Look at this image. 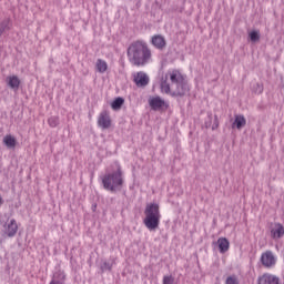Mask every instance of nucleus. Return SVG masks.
I'll list each match as a JSON object with an SVG mask.
<instances>
[{
    "label": "nucleus",
    "instance_id": "nucleus-11",
    "mask_svg": "<svg viewBox=\"0 0 284 284\" xmlns=\"http://www.w3.org/2000/svg\"><path fill=\"white\" fill-rule=\"evenodd\" d=\"M149 105L152 110H161L162 108L168 109L169 105L165 103V100L161 99V97H153L149 100Z\"/></svg>",
    "mask_w": 284,
    "mask_h": 284
},
{
    "label": "nucleus",
    "instance_id": "nucleus-2",
    "mask_svg": "<svg viewBox=\"0 0 284 284\" xmlns=\"http://www.w3.org/2000/svg\"><path fill=\"white\" fill-rule=\"evenodd\" d=\"M126 57L132 65L140 68L145 65L150 59H152V50H150L148 43L135 41L129 45Z\"/></svg>",
    "mask_w": 284,
    "mask_h": 284
},
{
    "label": "nucleus",
    "instance_id": "nucleus-10",
    "mask_svg": "<svg viewBox=\"0 0 284 284\" xmlns=\"http://www.w3.org/2000/svg\"><path fill=\"white\" fill-rule=\"evenodd\" d=\"M133 81L138 88H145L150 83V77L143 71H140L134 74Z\"/></svg>",
    "mask_w": 284,
    "mask_h": 284
},
{
    "label": "nucleus",
    "instance_id": "nucleus-23",
    "mask_svg": "<svg viewBox=\"0 0 284 284\" xmlns=\"http://www.w3.org/2000/svg\"><path fill=\"white\" fill-rule=\"evenodd\" d=\"M49 284H63V282L58 281L57 278H52V281Z\"/></svg>",
    "mask_w": 284,
    "mask_h": 284
},
{
    "label": "nucleus",
    "instance_id": "nucleus-12",
    "mask_svg": "<svg viewBox=\"0 0 284 284\" xmlns=\"http://www.w3.org/2000/svg\"><path fill=\"white\" fill-rule=\"evenodd\" d=\"M151 43L158 50H163V48H165V45H168V42L165 41V38L161 34L153 36L152 40H151Z\"/></svg>",
    "mask_w": 284,
    "mask_h": 284
},
{
    "label": "nucleus",
    "instance_id": "nucleus-22",
    "mask_svg": "<svg viewBox=\"0 0 284 284\" xmlns=\"http://www.w3.org/2000/svg\"><path fill=\"white\" fill-rule=\"evenodd\" d=\"M163 284H174V277L172 275H165L163 277Z\"/></svg>",
    "mask_w": 284,
    "mask_h": 284
},
{
    "label": "nucleus",
    "instance_id": "nucleus-25",
    "mask_svg": "<svg viewBox=\"0 0 284 284\" xmlns=\"http://www.w3.org/2000/svg\"><path fill=\"white\" fill-rule=\"evenodd\" d=\"M3 203V200L1 199V196H0V205Z\"/></svg>",
    "mask_w": 284,
    "mask_h": 284
},
{
    "label": "nucleus",
    "instance_id": "nucleus-18",
    "mask_svg": "<svg viewBox=\"0 0 284 284\" xmlns=\"http://www.w3.org/2000/svg\"><path fill=\"white\" fill-rule=\"evenodd\" d=\"M123 103H125V100H123V98H116V99L111 103V108H112V110H121Z\"/></svg>",
    "mask_w": 284,
    "mask_h": 284
},
{
    "label": "nucleus",
    "instance_id": "nucleus-20",
    "mask_svg": "<svg viewBox=\"0 0 284 284\" xmlns=\"http://www.w3.org/2000/svg\"><path fill=\"white\" fill-rule=\"evenodd\" d=\"M50 128H57L59 125V116H51L48 120Z\"/></svg>",
    "mask_w": 284,
    "mask_h": 284
},
{
    "label": "nucleus",
    "instance_id": "nucleus-17",
    "mask_svg": "<svg viewBox=\"0 0 284 284\" xmlns=\"http://www.w3.org/2000/svg\"><path fill=\"white\" fill-rule=\"evenodd\" d=\"M3 143L9 149H14L17 148V139L12 136L11 134H8L3 138Z\"/></svg>",
    "mask_w": 284,
    "mask_h": 284
},
{
    "label": "nucleus",
    "instance_id": "nucleus-5",
    "mask_svg": "<svg viewBox=\"0 0 284 284\" xmlns=\"http://www.w3.org/2000/svg\"><path fill=\"white\" fill-rule=\"evenodd\" d=\"M260 261L263 267L270 270L271 267H274V265H276V255H274V252L272 251H265L262 253Z\"/></svg>",
    "mask_w": 284,
    "mask_h": 284
},
{
    "label": "nucleus",
    "instance_id": "nucleus-19",
    "mask_svg": "<svg viewBox=\"0 0 284 284\" xmlns=\"http://www.w3.org/2000/svg\"><path fill=\"white\" fill-rule=\"evenodd\" d=\"M248 37H250V40L253 42V43H256V41H258L261 39V33L258 31H251L248 33Z\"/></svg>",
    "mask_w": 284,
    "mask_h": 284
},
{
    "label": "nucleus",
    "instance_id": "nucleus-1",
    "mask_svg": "<svg viewBox=\"0 0 284 284\" xmlns=\"http://www.w3.org/2000/svg\"><path fill=\"white\" fill-rule=\"evenodd\" d=\"M160 88L163 94L171 97H185L190 92L185 74L179 69H170L165 77L161 78Z\"/></svg>",
    "mask_w": 284,
    "mask_h": 284
},
{
    "label": "nucleus",
    "instance_id": "nucleus-21",
    "mask_svg": "<svg viewBox=\"0 0 284 284\" xmlns=\"http://www.w3.org/2000/svg\"><path fill=\"white\" fill-rule=\"evenodd\" d=\"M225 284H240L236 275H231L226 278Z\"/></svg>",
    "mask_w": 284,
    "mask_h": 284
},
{
    "label": "nucleus",
    "instance_id": "nucleus-4",
    "mask_svg": "<svg viewBox=\"0 0 284 284\" xmlns=\"http://www.w3.org/2000/svg\"><path fill=\"white\" fill-rule=\"evenodd\" d=\"M114 165L115 171L102 178V185L109 192H116L123 187V170H121V164L115 163Z\"/></svg>",
    "mask_w": 284,
    "mask_h": 284
},
{
    "label": "nucleus",
    "instance_id": "nucleus-9",
    "mask_svg": "<svg viewBox=\"0 0 284 284\" xmlns=\"http://www.w3.org/2000/svg\"><path fill=\"white\" fill-rule=\"evenodd\" d=\"M257 284H281V278L272 273H264L257 278Z\"/></svg>",
    "mask_w": 284,
    "mask_h": 284
},
{
    "label": "nucleus",
    "instance_id": "nucleus-3",
    "mask_svg": "<svg viewBox=\"0 0 284 284\" xmlns=\"http://www.w3.org/2000/svg\"><path fill=\"white\" fill-rule=\"evenodd\" d=\"M144 220L143 224L150 232H154V230H159V225H161V210L158 203H149L144 210Z\"/></svg>",
    "mask_w": 284,
    "mask_h": 284
},
{
    "label": "nucleus",
    "instance_id": "nucleus-15",
    "mask_svg": "<svg viewBox=\"0 0 284 284\" xmlns=\"http://www.w3.org/2000/svg\"><path fill=\"white\" fill-rule=\"evenodd\" d=\"M217 245L221 254H225L230 250V241L226 237H220Z\"/></svg>",
    "mask_w": 284,
    "mask_h": 284
},
{
    "label": "nucleus",
    "instance_id": "nucleus-7",
    "mask_svg": "<svg viewBox=\"0 0 284 284\" xmlns=\"http://www.w3.org/2000/svg\"><path fill=\"white\" fill-rule=\"evenodd\" d=\"M98 125L101 130H110L112 128V119L108 111H102L98 118Z\"/></svg>",
    "mask_w": 284,
    "mask_h": 284
},
{
    "label": "nucleus",
    "instance_id": "nucleus-24",
    "mask_svg": "<svg viewBox=\"0 0 284 284\" xmlns=\"http://www.w3.org/2000/svg\"><path fill=\"white\" fill-rule=\"evenodd\" d=\"M58 275H59V278H61V281L65 278V273L60 272L58 273Z\"/></svg>",
    "mask_w": 284,
    "mask_h": 284
},
{
    "label": "nucleus",
    "instance_id": "nucleus-16",
    "mask_svg": "<svg viewBox=\"0 0 284 284\" xmlns=\"http://www.w3.org/2000/svg\"><path fill=\"white\" fill-rule=\"evenodd\" d=\"M95 69L100 74H104V72H108V62L103 59H98L95 62Z\"/></svg>",
    "mask_w": 284,
    "mask_h": 284
},
{
    "label": "nucleus",
    "instance_id": "nucleus-8",
    "mask_svg": "<svg viewBox=\"0 0 284 284\" xmlns=\"http://www.w3.org/2000/svg\"><path fill=\"white\" fill-rule=\"evenodd\" d=\"M17 232H19V225L17 224V220L11 219L4 224V234L10 239H12V236H16Z\"/></svg>",
    "mask_w": 284,
    "mask_h": 284
},
{
    "label": "nucleus",
    "instance_id": "nucleus-13",
    "mask_svg": "<svg viewBox=\"0 0 284 284\" xmlns=\"http://www.w3.org/2000/svg\"><path fill=\"white\" fill-rule=\"evenodd\" d=\"M245 125H247V120L245 119V115L236 114L232 124V129L234 130L235 128L236 130H242V128H245Z\"/></svg>",
    "mask_w": 284,
    "mask_h": 284
},
{
    "label": "nucleus",
    "instance_id": "nucleus-26",
    "mask_svg": "<svg viewBox=\"0 0 284 284\" xmlns=\"http://www.w3.org/2000/svg\"><path fill=\"white\" fill-rule=\"evenodd\" d=\"M0 37H1V30H0Z\"/></svg>",
    "mask_w": 284,
    "mask_h": 284
},
{
    "label": "nucleus",
    "instance_id": "nucleus-6",
    "mask_svg": "<svg viewBox=\"0 0 284 284\" xmlns=\"http://www.w3.org/2000/svg\"><path fill=\"white\" fill-rule=\"evenodd\" d=\"M270 236L273 241H278L284 236V226L281 223H271L268 227Z\"/></svg>",
    "mask_w": 284,
    "mask_h": 284
},
{
    "label": "nucleus",
    "instance_id": "nucleus-14",
    "mask_svg": "<svg viewBox=\"0 0 284 284\" xmlns=\"http://www.w3.org/2000/svg\"><path fill=\"white\" fill-rule=\"evenodd\" d=\"M7 83L12 90H19V87L21 85V80H19V77L17 75H10L7 78Z\"/></svg>",
    "mask_w": 284,
    "mask_h": 284
}]
</instances>
